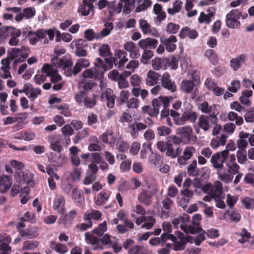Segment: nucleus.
Here are the masks:
<instances>
[{
    "instance_id": "3c124183",
    "label": "nucleus",
    "mask_w": 254,
    "mask_h": 254,
    "mask_svg": "<svg viewBox=\"0 0 254 254\" xmlns=\"http://www.w3.org/2000/svg\"><path fill=\"white\" fill-rule=\"evenodd\" d=\"M218 179L221 181L224 182L226 183H229L231 182L234 176L232 174H229L224 172V173H218Z\"/></svg>"
},
{
    "instance_id": "7ed1b4c3",
    "label": "nucleus",
    "mask_w": 254,
    "mask_h": 254,
    "mask_svg": "<svg viewBox=\"0 0 254 254\" xmlns=\"http://www.w3.org/2000/svg\"><path fill=\"white\" fill-rule=\"evenodd\" d=\"M94 65L95 67L85 70L82 73L84 78H101L103 74L107 71L104 60L100 58H96L95 60Z\"/></svg>"
},
{
    "instance_id": "052dcab7",
    "label": "nucleus",
    "mask_w": 254,
    "mask_h": 254,
    "mask_svg": "<svg viewBox=\"0 0 254 254\" xmlns=\"http://www.w3.org/2000/svg\"><path fill=\"white\" fill-rule=\"evenodd\" d=\"M96 101L95 99H92L87 96L86 100L83 103V106H84L87 108L92 109L96 105Z\"/></svg>"
},
{
    "instance_id": "f03ea898",
    "label": "nucleus",
    "mask_w": 254,
    "mask_h": 254,
    "mask_svg": "<svg viewBox=\"0 0 254 254\" xmlns=\"http://www.w3.org/2000/svg\"><path fill=\"white\" fill-rule=\"evenodd\" d=\"M236 149V146L234 141L230 140L227 144L226 149L214 154L210 159L214 168L218 170H221L223 167V163L225 162L228 158L229 151H233Z\"/></svg>"
},
{
    "instance_id": "e433bc0d",
    "label": "nucleus",
    "mask_w": 254,
    "mask_h": 254,
    "mask_svg": "<svg viewBox=\"0 0 254 254\" xmlns=\"http://www.w3.org/2000/svg\"><path fill=\"white\" fill-rule=\"evenodd\" d=\"M88 130L86 128L78 131L73 139V142L74 144L78 143L80 141L84 139L88 135Z\"/></svg>"
},
{
    "instance_id": "9b49d317",
    "label": "nucleus",
    "mask_w": 254,
    "mask_h": 254,
    "mask_svg": "<svg viewBox=\"0 0 254 254\" xmlns=\"http://www.w3.org/2000/svg\"><path fill=\"white\" fill-rule=\"evenodd\" d=\"M184 106H187L186 109L188 111H186L183 113V118L185 120V123L186 121H189L191 123H194L197 118V114L193 111H191V110L192 108V106L187 102L185 103Z\"/></svg>"
},
{
    "instance_id": "09e8293b",
    "label": "nucleus",
    "mask_w": 254,
    "mask_h": 254,
    "mask_svg": "<svg viewBox=\"0 0 254 254\" xmlns=\"http://www.w3.org/2000/svg\"><path fill=\"white\" fill-rule=\"evenodd\" d=\"M242 202L246 208L248 209H253L254 208V199L253 198L246 197L242 200Z\"/></svg>"
},
{
    "instance_id": "b1692460",
    "label": "nucleus",
    "mask_w": 254,
    "mask_h": 254,
    "mask_svg": "<svg viewBox=\"0 0 254 254\" xmlns=\"http://www.w3.org/2000/svg\"><path fill=\"white\" fill-rule=\"evenodd\" d=\"M205 56L213 65H216L218 63V57L214 50H206L205 52Z\"/></svg>"
},
{
    "instance_id": "c03bdc74",
    "label": "nucleus",
    "mask_w": 254,
    "mask_h": 254,
    "mask_svg": "<svg viewBox=\"0 0 254 254\" xmlns=\"http://www.w3.org/2000/svg\"><path fill=\"white\" fill-rule=\"evenodd\" d=\"M139 28L143 34H147L150 32V25L146 20L140 19L139 21Z\"/></svg>"
},
{
    "instance_id": "cd10ccee",
    "label": "nucleus",
    "mask_w": 254,
    "mask_h": 254,
    "mask_svg": "<svg viewBox=\"0 0 254 254\" xmlns=\"http://www.w3.org/2000/svg\"><path fill=\"white\" fill-rule=\"evenodd\" d=\"M180 56L178 58L176 56H173L171 58H167L166 68L169 66L172 70H176L178 67V63Z\"/></svg>"
},
{
    "instance_id": "0e129e2a",
    "label": "nucleus",
    "mask_w": 254,
    "mask_h": 254,
    "mask_svg": "<svg viewBox=\"0 0 254 254\" xmlns=\"http://www.w3.org/2000/svg\"><path fill=\"white\" fill-rule=\"evenodd\" d=\"M35 134L33 132L25 131L21 137H15V138L23 139L26 141H30L34 139Z\"/></svg>"
},
{
    "instance_id": "13d9d810",
    "label": "nucleus",
    "mask_w": 254,
    "mask_h": 254,
    "mask_svg": "<svg viewBox=\"0 0 254 254\" xmlns=\"http://www.w3.org/2000/svg\"><path fill=\"white\" fill-rule=\"evenodd\" d=\"M63 134L64 136L69 137L74 133V131L71 127L69 125H66L61 128Z\"/></svg>"
},
{
    "instance_id": "4d7b16f0",
    "label": "nucleus",
    "mask_w": 254,
    "mask_h": 254,
    "mask_svg": "<svg viewBox=\"0 0 254 254\" xmlns=\"http://www.w3.org/2000/svg\"><path fill=\"white\" fill-rule=\"evenodd\" d=\"M49 140L50 142L51 148L53 151L60 153L63 150V147L60 144L59 140H57L55 141H51L50 139Z\"/></svg>"
},
{
    "instance_id": "f704fd0d",
    "label": "nucleus",
    "mask_w": 254,
    "mask_h": 254,
    "mask_svg": "<svg viewBox=\"0 0 254 254\" xmlns=\"http://www.w3.org/2000/svg\"><path fill=\"white\" fill-rule=\"evenodd\" d=\"M51 247L60 254H64L67 252L66 246L61 243L56 244L54 242H52Z\"/></svg>"
},
{
    "instance_id": "c85d7f7f",
    "label": "nucleus",
    "mask_w": 254,
    "mask_h": 254,
    "mask_svg": "<svg viewBox=\"0 0 254 254\" xmlns=\"http://www.w3.org/2000/svg\"><path fill=\"white\" fill-rule=\"evenodd\" d=\"M192 132V129L190 127H184L177 129V133L185 138H189Z\"/></svg>"
},
{
    "instance_id": "7c9ffc66",
    "label": "nucleus",
    "mask_w": 254,
    "mask_h": 254,
    "mask_svg": "<svg viewBox=\"0 0 254 254\" xmlns=\"http://www.w3.org/2000/svg\"><path fill=\"white\" fill-rule=\"evenodd\" d=\"M109 196L105 191H101L97 196L95 203L97 205L101 206L105 204L108 200Z\"/></svg>"
},
{
    "instance_id": "a18cd8bd",
    "label": "nucleus",
    "mask_w": 254,
    "mask_h": 254,
    "mask_svg": "<svg viewBox=\"0 0 254 254\" xmlns=\"http://www.w3.org/2000/svg\"><path fill=\"white\" fill-rule=\"evenodd\" d=\"M238 161L240 164H244L247 160V151L246 149H239L237 152Z\"/></svg>"
},
{
    "instance_id": "f3484780",
    "label": "nucleus",
    "mask_w": 254,
    "mask_h": 254,
    "mask_svg": "<svg viewBox=\"0 0 254 254\" xmlns=\"http://www.w3.org/2000/svg\"><path fill=\"white\" fill-rule=\"evenodd\" d=\"M93 8L94 5L92 3H89L87 0H82V4L79 7L78 12L83 16H87Z\"/></svg>"
},
{
    "instance_id": "dca6fc26",
    "label": "nucleus",
    "mask_w": 254,
    "mask_h": 254,
    "mask_svg": "<svg viewBox=\"0 0 254 254\" xmlns=\"http://www.w3.org/2000/svg\"><path fill=\"white\" fill-rule=\"evenodd\" d=\"M159 74L153 70H150L147 73L146 79V84L148 86H152L156 85L158 81Z\"/></svg>"
},
{
    "instance_id": "4be33fe9",
    "label": "nucleus",
    "mask_w": 254,
    "mask_h": 254,
    "mask_svg": "<svg viewBox=\"0 0 254 254\" xmlns=\"http://www.w3.org/2000/svg\"><path fill=\"white\" fill-rule=\"evenodd\" d=\"M142 111L145 114H147L150 117H156L159 113L158 108L151 107L150 105H146L142 107Z\"/></svg>"
},
{
    "instance_id": "e2e57ef3",
    "label": "nucleus",
    "mask_w": 254,
    "mask_h": 254,
    "mask_svg": "<svg viewBox=\"0 0 254 254\" xmlns=\"http://www.w3.org/2000/svg\"><path fill=\"white\" fill-rule=\"evenodd\" d=\"M22 49H19V48H12L11 49V51H9L8 50L7 52L8 53V55L9 56V58L11 60H14L17 58L18 55L21 53Z\"/></svg>"
},
{
    "instance_id": "58836bf2",
    "label": "nucleus",
    "mask_w": 254,
    "mask_h": 254,
    "mask_svg": "<svg viewBox=\"0 0 254 254\" xmlns=\"http://www.w3.org/2000/svg\"><path fill=\"white\" fill-rule=\"evenodd\" d=\"M154 56L153 52L152 51L145 50L142 55L140 61L143 64H147L149 60Z\"/></svg>"
},
{
    "instance_id": "864d4df0",
    "label": "nucleus",
    "mask_w": 254,
    "mask_h": 254,
    "mask_svg": "<svg viewBox=\"0 0 254 254\" xmlns=\"http://www.w3.org/2000/svg\"><path fill=\"white\" fill-rule=\"evenodd\" d=\"M38 246V242L37 241H26L23 244V248L25 250H30L34 249Z\"/></svg>"
},
{
    "instance_id": "c756f323",
    "label": "nucleus",
    "mask_w": 254,
    "mask_h": 254,
    "mask_svg": "<svg viewBox=\"0 0 254 254\" xmlns=\"http://www.w3.org/2000/svg\"><path fill=\"white\" fill-rule=\"evenodd\" d=\"M12 30L10 26H3L0 27V44L4 42L7 37L10 35L9 30Z\"/></svg>"
},
{
    "instance_id": "4468645a",
    "label": "nucleus",
    "mask_w": 254,
    "mask_h": 254,
    "mask_svg": "<svg viewBox=\"0 0 254 254\" xmlns=\"http://www.w3.org/2000/svg\"><path fill=\"white\" fill-rule=\"evenodd\" d=\"M247 59V56L245 54H243L230 60V65L235 71L238 70L242 65L244 64Z\"/></svg>"
},
{
    "instance_id": "79ce46f5",
    "label": "nucleus",
    "mask_w": 254,
    "mask_h": 254,
    "mask_svg": "<svg viewBox=\"0 0 254 254\" xmlns=\"http://www.w3.org/2000/svg\"><path fill=\"white\" fill-rule=\"evenodd\" d=\"M186 241H176L173 246V249L175 251L184 250L186 247V243H190V239L186 238Z\"/></svg>"
},
{
    "instance_id": "338daca9",
    "label": "nucleus",
    "mask_w": 254,
    "mask_h": 254,
    "mask_svg": "<svg viewBox=\"0 0 254 254\" xmlns=\"http://www.w3.org/2000/svg\"><path fill=\"white\" fill-rule=\"evenodd\" d=\"M202 233H199L195 237H193L194 243L195 245L199 246L201 242L204 241L205 238L204 236V233L205 232L203 230V231H201Z\"/></svg>"
},
{
    "instance_id": "6e6d98bb",
    "label": "nucleus",
    "mask_w": 254,
    "mask_h": 254,
    "mask_svg": "<svg viewBox=\"0 0 254 254\" xmlns=\"http://www.w3.org/2000/svg\"><path fill=\"white\" fill-rule=\"evenodd\" d=\"M195 151V149L193 146H187L183 152L184 156L186 159H190Z\"/></svg>"
},
{
    "instance_id": "37998d69",
    "label": "nucleus",
    "mask_w": 254,
    "mask_h": 254,
    "mask_svg": "<svg viewBox=\"0 0 254 254\" xmlns=\"http://www.w3.org/2000/svg\"><path fill=\"white\" fill-rule=\"evenodd\" d=\"M180 28V25L173 22H169L166 27V32L169 34H175L177 33Z\"/></svg>"
},
{
    "instance_id": "39448f33",
    "label": "nucleus",
    "mask_w": 254,
    "mask_h": 254,
    "mask_svg": "<svg viewBox=\"0 0 254 254\" xmlns=\"http://www.w3.org/2000/svg\"><path fill=\"white\" fill-rule=\"evenodd\" d=\"M90 65V62L88 60L80 58L77 60L76 63L72 69H69L65 71V75L66 76H71V75H76L80 72L82 68H85Z\"/></svg>"
},
{
    "instance_id": "ea45409f",
    "label": "nucleus",
    "mask_w": 254,
    "mask_h": 254,
    "mask_svg": "<svg viewBox=\"0 0 254 254\" xmlns=\"http://www.w3.org/2000/svg\"><path fill=\"white\" fill-rule=\"evenodd\" d=\"M84 38L89 41H92L94 39H101V37L98 36L97 33H95L94 30L92 29H88L84 31Z\"/></svg>"
},
{
    "instance_id": "393cba45",
    "label": "nucleus",
    "mask_w": 254,
    "mask_h": 254,
    "mask_svg": "<svg viewBox=\"0 0 254 254\" xmlns=\"http://www.w3.org/2000/svg\"><path fill=\"white\" fill-rule=\"evenodd\" d=\"M226 24L230 28H236L240 25V23L238 19L228 14L226 16Z\"/></svg>"
},
{
    "instance_id": "5701e85b",
    "label": "nucleus",
    "mask_w": 254,
    "mask_h": 254,
    "mask_svg": "<svg viewBox=\"0 0 254 254\" xmlns=\"http://www.w3.org/2000/svg\"><path fill=\"white\" fill-rule=\"evenodd\" d=\"M196 166L197 162L196 160H194L188 167L187 172L189 176L194 177L199 175V170L197 168Z\"/></svg>"
},
{
    "instance_id": "774afa93",
    "label": "nucleus",
    "mask_w": 254,
    "mask_h": 254,
    "mask_svg": "<svg viewBox=\"0 0 254 254\" xmlns=\"http://www.w3.org/2000/svg\"><path fill=\"white\" fill-rule=\"evenodd\" d=\"M123 76L122 74H120L119 71L116 69H114L110 71L108 74V77L112 80L117 81L120 77Z\"/></svg>"
},
{
    "instance_id": "5fc2aeb1",
    "label": "nucleus",
    "mask_w": 254,
    "mask_h": 254,
    "mask_svg": "<svg viewBox=\"0 0 254 254\" xmlns=\"http://www.w3.org/2000/svg\"><path fill=\"white\" fill-rule=\"evenodd\" d=\"M171 132V128L165 126L160 127L157 129V133L161 136L168 135L170 134Z\"/></svg>"
},
{
    "instance_id": "9d476101",
    "label": "nucleus",
    "mask_w": 254,
    "mask_h": 254,
    "mask_svg": "<svg viewBox=\"0 0 254 254\" xmlns=\"http://www.w3.org/2000/svg\"><path fill=\"white\" fill-rule=\"evenodd\" d=\"M116 97L113 90L110 88H108L105 92L102 93L100 95L102 101L106 100L107 102V106L110 109L114 107Z\"/></svg>"
},
{
    "instance_id": "8fccbe9b",
    "label": "nucleus",
    "mask_w": 254,
    "mask_h": 254,
    "mask_svg": "<svg viewBox=\"0 0 254 254\" xmlns=\"http://www.w3.org/2000/svg\"><path fill=\"white\" fill-rule=\"evenodd\" d=\"M20 220L22 221L29 222L31 223H35L36 221L34 214L28 211L24 213L23 216L20 218Z\"/></svg>"
},
{
    "instance_id": "a19ab883",
    "label": "nucleus",
    "mask_w": 254,
    "mask_h": 254,
    "mask_svg": "<svg viewBox=\"0 0 254 254\" xmlns=\"http://www.w3.org/2000/svg\"><path fill=\"white\" fill-rule=\"evenodd\" d=\"M152 5V1L151 0H144L141 4L137 6L135 9V12L138 13L142 11L146 10Z\"/></svg>"
},
{
    "instance_id": "412c9836",
    "label": "nucleus",
    "mask_w": 254,
    "mask_h": 254,
    "mask_svg": "<svg viewBox=\"0 0 254 254\" xmlns=\"http://www.w3.org/2000/svg\"><path fill=\"white\" fill-rule=\"evenodd\" d=\"M115 55L120 60L117 63L118 64V67L119 68L122 67L128 61V59L127 57V53L124 50H119L117 51Z\"/></svg>"
},
{
    "instance_id": "2f4dec72",
    "label": "nucleus",
    "mask_w": 254,
    "mask_h": 254,
    "mask_svg": "<svg viewBox=\"0 0 254 254\" xmlns=\"http://www.w3.org/2000/svg\"><path fill=\"white\" fill-rule=\"evenodd\" d=\"M99 55L102 57L113 56L110 46L107 44L102 45L99 48Z\"/></svg>"
},
{
    "instance_id": "2eb2a0df",
    "label": "nucleus",
    "mask_w": 254,
    "mask_h": 254,
    "mask_svg": "<svg viewBox=\"0 0 254 254\" xmlns=\"http://www.w3.org/2000/svg\"><path fill=\"white\" fill-rule=\"evenodd\" d=\"M44 34L41 29L36 31H29L28 32L27 37H28L29 43L32 45H36L40 39H44Z\"/></svg>"
},
{
    "instance_id": "bf43d9fd",
    "label": "nucleus",
    "mask_w": 254,
    "mask_h": 254,
    "mask_svg": "<svg viewBox=\"0 0 254 254\" xmlns=\"http://www.w3.org/2000/svg\"><path fill=\"white\" fill-rule=\"evenodd\" d=\"M85 241L87 244L93 245L98 243V238L96 237L93 236L89 232H86L84 234Z\"/></svg>"
},
{
    "instance_id": "4c0bfd02",
    "label": "nucleus",
    "mask_w": 254,
    "mask_h": 254,
    "mask_svg": "<svg viewBox=\"0 0 254 254\" xmlns=\"http://www.w3.org/2000/svg\"><path fill=\"white\" fill-rule=\"evenodd\" d=\"M107 230V226L106 221H104L102 223L99 225L98 227L94 228L92 233L95 234L99 236H102L105 232Z\"/></svg>"
},
{
    "instance_id": "49530a36",
    "label": "nucleus",
    "mask_w": 254,
    "mask_h": 254,
    "mask_svg": "<svg viewBox=\"0 0 254 254\" xmlns=\"http://www.w3.org/2000/svg\"><path fill=\"white\" fill-rule=\"evenodd\" d=\"M19 234L21 237L26 239H32L37 237L38 234L35 231H31L29 230L26 231L19 230Z\"/></svg>"
},
{
    "instance_id": "6ab92c4d",
    "label": "nucleus",
    "mask_w": 254,
    "mask_h": 254,
    "mask_svg": "<svg viewBox=\"0 0 254 254\" xmlns=\"http://www.w3.org/2000/svg\"><path fill=\"white\" fill-rule=\"evenodd\" d=\"M71 195L74 202L76 203L78 205H81V203L84 201L85 198L83 192L78 188H76L73 189Z\"/></svg>"
},
{
    "instance_id": "0eeeda50",
    "label": "nucleus",
    "mask_w": 254,
    "mask_h": 254,
    "mask_svg": "<svg viewBox=\"0 0 254 254\" xmlns=\"http://www.w3.org/2000/svg\"><path fill=\"white\" fill-rule=\"evenodd\" d=\"M181 87L182 90L185 92L187 93H191V98L193 99H195L198 95V90L196 88H194L196 85L192 80H183L181 82Z\"/></svg>"
},
{
    "instance_id": "a878e982",
    "label": "nucleus",
    "mask_w": 254,
    "mask_h": 254,
    "mask_svg": "<svg viewBox=\"0 0 254 254\" xmlns=\"http://www.w3.org/2000/svg\"><path fill=\"white\" fill-rule=\"evenodd\" d=\"M105 28L102 29L100 33H97V35L102 38L109 35L114 28V24L112 22H106L104 24Z\"/></svg>"
},
{
    "instance_id": "680f3d73",
    "label": "nucleus",
    "mask_w": 254,
    "mask_h": 254,
    "mask_svg": "<svg viewBox=\"0 0 254 254\" xmlns=\"http://www.w3.org/2000/svg\"><path fill=\"white\" fill-rule=\"evenodd\" d=\"M141 247L139 245L132 247L127 251L128 254H147L145 252L141 251Z\"/></svg>"
},
{
    "instance_id": "f8f14e48",
    "label": "nucleus",
    "mask_w": 254,
    "mask_h": 254,
    "mask_svg": "<svg viewBox=\"0 0 254 254\" xmlns=\"http://www.w3.org/2000/svg\"><path fill=\"white\" fill-rule=\"evenodd\" d=\"M158 42L157 39L151 38H147L141 39L138 42L139 46L143 50L153 49L158 45Z\"/></svg>"
},
{
    "instance_id": "1a4fd4ad",
    "label": "nucleus",
    "mask_w": 254,
    "mask_h": 254,
    "mask_svg": "<svg viewBox=\"0 0 254 254\" xmlns=\"http://www.w3.org/2000/svg\"><path fill=\"white\" fill-rule=\"evenodd\" d=\"M162 86L168 89L171 92H174L176 91L177 86L174 81H172L170 79V75L168 72L164 73L162 76L161 79Z\"/></svg>"
},
{
    "instance_id": "6e6552de",
    "label": "nucleus",
    "mask_w": 254,
    "mask_h": 254,
    "mask_svg": "<svg viewBox=\"0 0 254 254\" xmlns=\"http://www.w3.org/2000/svg\"><path fill=\"white\" fill-rule=\"evenodd\" d=\"M42 71L46 73L48 77H50L51 81L53 83H56L62 79V76L57 73L58 71L50 64H44Z\"/></svg>"
},
{
    "instance_id": "f257e3e1",
    "label": "nucleus",
    "mask_w": 254,
    "mask_h": 254,
    "mask_svg": "<svg viewBox=\"0 0 254 254\" xmlns=\"http://www.w3.org/2000/svg\"><path fill=\"white\" fill-rule=\"evenodd\" d=\"M182 140L179 137L169 136L166 139V142L159 141L156 144L157 149L162 153H165L167 156L171 158L178 157L182 153V149L179 146Z\"/></svg>"
},
{
    "instance_id": "603ef678",
    "label": "nucleus",
    "mask_w": 254,
    "mask_h": 254,
    "mask_svg": "<svg viewBox=\"0 0 254 254\" xmlns=\"http://www.w3.org/2000/svg\"><path fill=\"white\" fill-rule=\"evenodd\" d=\"M22 14L26 19L31 18L35 15V8L32 7L24 8Z\"/></svg>"
},
{
    "instance_id": "a211bd4d",
    "label": "nucleus",
    "mask_w": 254,
    "mask_h": 254,
    "mask_svg": "<svg viewBox=\"0 0 254 254\" xmlns=\"http://www.w3.org/2000/svg\"><path fill=\"white\" fill-rule=\"evenodd\" d=\"M123 222L124 225L118 224L117 226V230L119 233L125 234L128 231V229H132L134 228V224L131 220L126 219Z\"/></svg>"
},
{
    "instance_id": "69168bd1",
    "label": "nucleus",
    "mask_w": 254,
    "mask_h": 254,
    "mask_svg": "<svg viewBox=\"0 0 254 254\" xmlns=\"http://www.w3.org/2000/svg\"><path fill=\"white\" fill-rule=\"evenodd\" d=\"M41 93V90L40 88H32L29 95H28V97L30 98L31 101H34Z\"/></svg>"
},
{
    "instance_id": "bb28decb",
    "label": "nucleus",
    "mask_w": 254,
    "mask_h": 254,
    "mask_svg": "<svg viewBox=\"0 0 254 254\" xmlns=\"http://www.w3.org/2000/svg\"><path fill=\"white\" fill-rule=\"evenodd\" d=\"M88 96L87 92L80 90L75 94L74 99L79 106H83V103Z\"/></svg>"
},
{
    "instance_id": "ddd939ff",
    "label": "nucleus",
    "mask_w": 254,
    "mask_h": 254,
    "mask_svg": "<svg viewBox=\"0 0 254 254\" xmlns=\"http://www.w3.org/2000/svg\"><path fill=\"white\" fill-rule=\"evenodd\" d=\"M11 176L3 175L0 176V192L5 193L12 186Z\"/></svg>"
},
{
    "instance_id": "c9c22d12",
    "label": "nucleus",
    "mask_w": 254,
    "mask_h": 254,
    "mask_svg": "<svg viewBox=\"0 0 254 254\" xmlns=\"http://www.w3.org/2000/svg\"><path fill=\"white\" fill-rule=\"evenodd\" d=\"M108 57H105L104 59L105 66L107 68V71L112 69L114 64L117 65L118 62L117 58L113 57V56Z\"/></svg>"
},
{
    "instance_id": "20e7f679",
    "label": "nucleus",
    "mask_w": 254,
    "mask_h": 254,
    "mask_svg": "<svg viewBox=\"0 0 254 254\" xmlns=\"http://www.w3.org/2000/svg\"><path fill=\"white\" fill-rule=\"evenodd\" d=\"M51 61L54 64H57L58 67L62 68L64 70L65 74L66 70L72 69L71 67L73 65V62L70 56L69 55L64 56L60 58L59 57L53 58Z\"/></svg>"
},
{
    "instance_id": "423d86ee",
    "label": "nucleus",
    "mask_w": 254,
    "mask_h": 254,
    "mask_svg": "<svg viewBox=\"0 0 254 254\" xmlns=\"http://www.w3.org/2000/svg\"><path fill=\"white\" fill-rule=\"evenodd\" d=\"M209 119L212 124H215L217 121V118L214 114L209 116L201 115L198 119V127L202 128L204 131H208L211 127V125L209 123Z\"/></svg>"
},
{
    "instance_id": "72a5a7b5",
    "label": "nucleus",
    "mask_w": 254,
    "mask_h": 254,
    "mask_svg": "<svg viewBox=\"0 0 254 254\" xmlns=\"http://www.w3.org/2000/svg\"><path fill=\"white\" fill-rule=\"evenodd\" d=\"M21 52H23L20 55V57L18 59L15 60L13 63V65L16 66L17 64L19 63H22L25 61L26 58L28 56V53L29 52V49L25 47H21Z\"/></svg>"
},
{
    "instance_id": "aec40b11",
    "label": "nucleus",
    "mask_w": 254,
    "mask_h": 254,
    "mask_svg": "<svg viewBox=\"0 0 254 254\" xmlns=\"http://www.w3.org/2000/svg\"><path fill=\"white\" fill-rule=\"evenodd\" d=\"M167 58H156L152 61V65L155 70H159L161 68H166Z\"/></svg>"
},
{
    "instance_id": "de8ad7c7",
    "label": "nucleus",
    "mask_w": 254,
    "mask_h": 254,
    "mask_svg": "<svg viewBox=\"0 0 254 254\" xmlns=\"http://www.w3.org/2000/svg\"><path fill=\"white\" fill-rule=\"evenodd\" d=\"M65 204V199L64 197L60 196L55 198L54 201L53 208L56 210H58L60 206L61 205L64 206Z\"/></svg>"
},
{
    "instance_id": "473e14b6",
    "label": "nucleus",
    "mask_w": 254,
    "mask_h": 254,
    "mask_svg": "<svg viewBox=\"0 0 254 254\" xmlns=\"http://www.w3.org/2000/svg\"><path fill=\"white\" fill-rule=\"evenodd\" d=\"M151 197L152 195L151 194H148L146 191H144L138 195V199L141 203L148 206L150 204Z\"/></svg>"
}]
</instances>
